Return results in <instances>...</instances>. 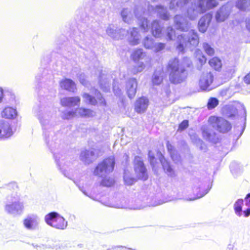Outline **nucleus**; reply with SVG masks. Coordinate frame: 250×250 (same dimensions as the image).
<instances>
[{"mask_svg":"<svg viewBox=\"0 0 250 250\" xmlns=\"http://www.w3.org/2000/svg\"><path fill=\"white\" fill-rule=\"evenodd\" d=\"M191 64V62L188 58H185L182 62H180L176 58L171 59L167 65L170 82L178 84L185 81L188 75L186 68L190 67Z\"/></svg>","mask_w":250,"mask_h":250,"instance_id":"f257e3e1","label":"nucleus"},{"mask_svg":"<svg viewBox=\"0 0 250 250\" xmlns=\"http://www.w3.org/2000/svg\"><path fill=\"white\" fill-rule=\"evenodd\" d=\"M167 40H175L178 43L177 49L179 52L183 53L186 48L191 50L199 43V38L197 33L190 30L188 33H184L176 36V32L171 27H168L166 31Z\"/></svg>","mask_w":250,"mask_h":250,"instance_id":"f03ea898","label":"nucleus"},{"mask_svg":"<svg viewBox=\"0 0 250 250\" xmlns=\"http://www.w3.org/2000/svg\"><path fill=\"white\" fill-rule=\"evenodd\" d=\"M218 4L216 0H197V3H194L192 8H188V16L190 20H194L199 14L205 13L215 7Z\"/></svg>","mask_w":250,"mask_h":250,"instance_id":"7ed1b4c3","label":"nucleus"},{"mask_svg":"<svg viewBox=\"0 0 250 250\" xmlns=\"http://www.w3.org/2000/svg\"><path fill=\"white\" fill-rule=\"evenodd\" d=\"M19 194L13 193L7 197V203L4 207L5 211L10 214L17 215L22 213L24 209V205L20 200Z\"/></svg>","mask_w":250,"mask_h":250,"instance_id":"20e7f679","label":"nucleus"},{"mask_svg":"<svg viewBox=\"0 0 250 250\" xmlns=\"http://www.w3.org/2000/svg\"><path fill=\"white\" fill-rule=\"evenodd\" d=\"M45 223L49 226L59 229H64L67 226V222L56 212H51L44 217Z\"/></svg>","mask_w":250,"mask_h":250,"instance_id":"39448f33","label":"nucleus"},{"mask_svg":"<svg viewBox=\"0 0 250 250\" xmlns=\"http://www.w3.org/2000/svg\"><path fill=\"white\" fill-rule=\"evenodd\" d=\"M115 165L114 158L110 157L99 163L94 171V174L101 177L112 172Z\"/></svg>","mask_w":250,"mask_h":250,"instance_id":"423d86ee","label":"nucleus"},{"mask_svg":"<svg viewBox=\"0 0 250 250\" xmlns=\"http://www.w3.org/2000/svg\"><path fill=\"white\" fill-rule=\"evenodd\" d=\"M208 122L213 128L222 133H226L231 128L229 122L221 117L211 116L208 119Z\"/></svg>","mask_w":250,"mask_h":250,"instance_id":"0eeeda50","label":"nucleus"},{"mask_svg":"<svg viewBox=\"0 0 250 250\" xmlns=\"http://www.w3.org/2000/svg\"><path fill=\"white\" fill-rule=\"evenodd\" d=\"M54 157L58 167L61 172L64 176L71 178V174L69 171V167L71 166L70 162L68 161L66 156L62 154L56 153L54 154Z\"/></svg>","mask_w":250,"mask_h":250,"instance_id":"6e6552de","label":"nucleus"},{"mask_svg":"<svg viewBox=\"0 0 250 250\" xmlns=\"http://www.w3.org/2000/svg\"><path fill=\"white\" fill-rule=\"evenodd\" d=\"M37 116L44 129L47 126L50 125L53 116V113L50 110L45 107H40L37 111Z\"/></svg>","mask_w":250,"mask_h":250,"instance_id":"1a4fd4ad","label":"nucleus"},{"mask_svg":"<svg viewBox=\"0 0 250 250\" xmlns=\"http://www.w3.org/2000/svg\"><path fill=\"white\" fill-rule=\"evenodd\" d=\"M213 76L211 72L204 73L200 79L199 86L201 89L205 91H210L214 88L212 86Z\"/></svg>","mask_w":250,"mask_h":250,"instance_id":"9d476101","label":"nucleus"},{"mask_svg":"<svg viewBox=\"0 0 250 250\" xmlns=\"http://www.w3.org/2000/svg\"><path fill=\"white\" fill-rule=\"evenodd\" d=\"M134 170L139 179L146 180L147 178L146 170L144 164L139 156H136L134 159Z\"/></svg>","mask_w":250,"mask_h":250,"instance_id":"9b49d317","label":"nucleus"},{"mask_svg":"<svg viewBox=\"0 0 250 250\" xmlns=\"http://www.w3.org/2000/svg\"><path fill=\"white\" fill-rule=\"evenodd\" d=\"M39 223V217L36 214H34L27 215L23 221V224L24 228L30 230H33L37 229Z\"/></svg>","mask_w":250,"mask_h":250,"instance_id":"f8f14e48","label":"nucleus"},{"mask_svg":"<svg viewBox=\"0 0 250 250\" xmlns=\"http://www.w3.org/2000/svg\"><path fill=\"white\" fill-rule=\"evenodd\" d=\"M13 134L10 123L4 120H0V140L6 139Z\"/></svg>","mask_w":250,"mask_h":250,"instance_id":"ddd939ff","label":"nucleus"},{"mask_svg":"<svg viewBox=\"0 0 250 250\" xmlns=\"http://www.w3.org/2000/svg\"><path fill=\"white\" fill-rule=\"evenodd\" d=\"M231 11V7L229 4L222 6L215 14V19L217 22H223L229 17Z\"/></svg>","mask_w":250,"mask_h":250,"instance_id":"4468645a","label":"nucleus"},{"mask_svg":"<svg viewBox=\"0 0 250 250\" xmlns=\"http://www.w3.org/2000/svg\"><path fill=\"white\" fill-rule=\"evenodd\" d=\"M174 23L177 29L181 31H187L190 28V24L185 18L181 15H176L174 17Z\"/></svg>","mask_w":250,"mask_h":250,"instance_id":"2eb2a0df","label":"nucleus"},{"mask_svg":"<svg viewBox=\"0 0 250 250\" xmlns=\"http://www.w3.org/2000/svg\"><path fill=\"white\" fill-rule=\"evenodd\" d=\"M137 82L135 78L129 79L126 83V90L128 97L130 99L133 98L136 93Z\"/></svg>","mask_w":250,"mask_h":250,"instance_id":"dca6fc26","label":"nucleus"},{"mask_svg":"<svg viewBox=\"0 0 250 250\" xmlns=\"http://www.w3.org/2000/svg\"><path fill=\"white\" fill-rule=\"evenodd\" d=\"M149 104L148 99L142 97L137 100L135 103V110L138 113H142L146 111Z\"/></svg>","mask_w":250,"mask_h":250,"instance_id":"f3484780","label":"nucleus"},{"mask_svg":"<svg viewBox=\"0 0 250 250\" xmlns=\"http://www.w3.org/2000/svg\"><path fill=\"white\" fill-rule=\"evenodd\" d=\"M81 102V99L78 96L64 97L61 99V104L62 106L73 107L79 106Z\"/></svg>","mask_w":250,"mask_h":250,"instance_id":"a211bd4d","label":"nucleus"},{"mask_svg":"<svg viewBox=\"0 0 250 250\" xmlns=\"http://www.w3.org/2000/svg\"><path fill=\"white\" fill-rule=\"evenodd\" d=\"M96 74L99 76V83L101 89L104 91H108L110 89V83L107 75L100 70H98Z\"/></svg>","mask_w":250,"mask_h":250,"instance_id":"6ab92c4d","label":"nucleus"},{"mask_svg":"<svg viewBox=\"0 0 250 250\" xmlns=\"http://www.w3.org/2000/svg\"><path fill=\"white\" fill-rule=\"evenodd\" d=\"M61 87L68 91L75 93L77 91V87L75 83L70 79H64L60 83Z\"/></svg>","mask_w":250,"mask_h":250,"instance_id":"aec40b11","label":"nucleus"},{"mask_svg":"<svg viewBox=\"0 0 250 250\" xmlns=\"http://www.w3.org/2000/svg\"><path fill=\"white\" fill-rule=\"evenodd\" d=\"M43 135L46 143L53 149L55 147L54 145L58 141L55 132L52 130H45L43 132Z\"/></svg>","mask_w":250,"mask_h":250,"instance_id":"412c9836","label":"nucleus"},{"mask_svg":"<svg viewBox=\"0 0 250 250\" xmlns=\"http://www.w3.org/2000/svg\"><path fill=\"white\" fill-rule=\"evenodd\" d=\"M212 19V15L208 13L202 17L198 22L199 31L204 33L206 31Z\"/></svg>","mask_w":250,"mask_h":250,"instance_id":"4be33fe9","label":"nucleus"},{"mask_svg":"<svg viewBox=\"0 0 250 250\" xmlns=\"http://www.w3.org/2000/svg\"><path fill=\"white\" fill-rule=\"evenodd\" d=\"M97 156L95 155L93 150H85L81 152L80 154V159L85 164H89L96 159Z\"/></svg>","mask_w":250,"mask_h":250,"instance_id":"5701e85b","label":"nucleus"},{"mask_svg":"<svg viewBox=\"0 0 250 250\" xmlns=\"http://www.w3.org/2000/svg\"><path fill=\"white\" fill-rule=\"evenodd\" d=\"M128 41L132 45H137L139 44L140 40V36L138 33V29L136 28H132L130 29L128 32Z\"/></svg>","mask_w":250,"mask_h":250,"instance_id":"b1692460","label":"nucleus"},{"mask_svg":"<svg viewBox=\"0 0 250 250\" xmlns=\"http://www.w3.org/2000/svg\"><path fill=\"white\" fill-rule=\"evenodd\" d=\"M149 11H154L155 13H157L160 17L164 20H167L169 17V15L167 13V9L161 6H157L154 7L153 6H149L148 7Z\"/></svg>","mask_w":250,"mask_h":250,"instance_id":"393cba45","label":"nucleus"},{"mask_svg":"<svg viewBox=\"0 0 250 250\" xmlns=\"http://www.w3.org/2000/svg\"><path fill=\"white\" fill-rule=\"evenodd\" d=\"M121 16L123 21L125 23L129 24L133 21L134 16L130 8H123L121 11Z\"/></svg>","mask_w":250,"mask_h":250,"instance_id":"a878e982","label":"nucleus"},{"mask_svg":"<svg viewBox=\"0 0 250 250\" xmlns=\"http://www.w3.org/2000/svg\"><path fill=\"white\" fill-rule=\"evenodd\" d=\"M159 156L160 161L165 171L168 176L171 177H174L175 176L174 171L171 167L169 163L166 160L164 156L161 154H159Z\"/></svg>","mask_w":250,"mask_h":250,"instance_id":"bb28decb","label":"nucleus"},{"mask_svg":"<svg viewBox=\"0 0 250 250\" xmlns=\"http://www.w3.org/2000/svg\"><path fill=\"white\" fill-rule=\"evenodd\" d=\"M77 117L83 118H91L95 116L96 113L94 111L83 107L76 108Z\"/></svg>","mask_w":250,"mask_h":250,"instance_id":"cd10ccee","label":"nucleus"},{"mask_svg":"<svg viewBox=\"0 0 250 250\" xmlns=\"http://www.w3.org/2000/svg\"><path fill=\"white\" fill-rule=\"evenodd\" d=\"M146 56V53L142 48L134 49L131 54V58L134 62H138L144 59Z\"/></svg>","mask_w":250,"mask_h":250,"instance_id":"c85d7f7f","label":"nucleus"},{"mask_svg":"<svg viewBox=\"0 0 250 250\" xmlns=\"http://www.w3.org/2000/svg\"><path fill=\"white\" fill-rule=\"evenodd\" d=\"M235 6L241 11H250V0H237L235 2Z\"/></svg>","mask_w":250,"mask_h":250,"instance_id":"c756f323","label":"nucleus"},{"mask_svg":"<svg viewBox=\"0 0 250 250\" xmlns=\"http://www.w3.org/2000/svg\"><path fill=\"white\" fill-rule=\"evenodd\" d=\"M117 30L118 29L116 25L109 24L106 29V32L112 38L119 39V38L122 37V36L117 32Z\"/></svg>","mask_w":250,"mask_h":250,"instance_id":"7c9ffc66","label":"nucleus"},{"mask_svg":"<svg viewBox=\"0 0 250 250\" xmlns=\"http://www.w3.org/2000/svg\"><path fill=\"white\" fill-rule=\"evenodd\" d=\"M137 10L138 9L134 11L135 17L137 18L142 29L145 32H147L150 28L149 27H148V21L145 17L139 16L137 12Z\"/></svg>","mask_w":250,"mask_h":250,"instance_id":"2f4dec72","label":"nucleus"},{"mask_svg":"<svg viewBox=\"0 0 250 250\" xmlns=\"http://www.w3.org/2000/svg\"><path fill=\"white\" fill-rule=\"evenodd\" d=\"M16 110L11 107H6L1 112L2 117L7 119H13L17 116Z\"/></svg>","mask_w":250,"mask_h":250,"instance_id":"473e14b6","label":"nucleus"},{"mask_svg":"<svg viewBox=\"0 0 250 250\" xmlns=\"http://www.w3.org/2000/svg\"><path fill=\"white\" fill-rule=\"evenodd\" d=\"M151 32L155 37H159L161 34L162 27L158 21H154L151 23Z\"/></svg>","mask_w":250,"mask_h":250,"instance_id":"72a5a7b5","label":"nucleus"},{"mask_svg":"<svg viewBox=\"0 0 250 250\" xmlns=\"http://www.w3.org/2000/svg\"><path fill=\"white\" fill-rule=\"evenodd\" d=\"M163 81V72L160 70H156L152 78V82L153 84L159 85Z\"/></svg>","mask_w":250,"mask_h":250,"instance_id":"f704fd0d","label":"nucleus"},{"mask_svg":"<svg viewBox=\"0 0 250 250\" xmlns=\"http://www.w3.org/2000/svg\"><path fill=\"white\" fill-rule=\"evenodd\" d=\"M203 136L204 138L207 140L212 142H215V134L212 131L204 129L203 131Z\"/></svg>","mask_w":250,"mask_h":250,"instance_id":"c9c22d12","label":"nucleus"},{"mask_svg":"<svg viewBox=\"0 0 250 250\" xmlns=\"http://www.w3.org/2000/svg\"><path fill=\"white\" fill-rule=\"evenodd\" d=\"M209 65L215 70H219L222 66L220 60L218 58H213L209 61Z\"/></svg>","mask_w":250,"mask_h":250,"instance_id":"e433bc0d","label":"nucleus"},{"mask_svg":"<svg viewBox=\"0 0 250 250\" xmlns=\"http://www.w3.org/2000/svg\"><path fill=\"white\" fill-rule=\"evenodd\" d=\"M243 204V200L242 199H238L234 205V208L235 213L239 216L242 215V206Z\"/></svg>","mask_w":250,"mask_h":250,"instance_id":"4c0bfd02","label":"nucleus"},{"mask_svg":"<svg viewBox=\"0 0 250 250\" xmlns=\"http://www.w3.org/2000/svg\"><path fill=\"white\" fill-rule=\"evenodd\" d=\"M76 109L75 110L66 111L62 113V117L63 119L69 120L77 117Z\"/></svg>","mask_w":250,"mask_h":250,"instance_id":"58836bf2","label":"nucleus"},{"mask_svg":"<svg viewBox=\"0 0 250 250\" xmlns=\"http://www.w3.org/2000/svg\"><path fill=\"white\" fill-rule=\"evenodd\" d=\"M143 43L146 48L152 49L154 42L152 38L146 37L143 40Z\"/></svg>","mask_w":250,"mask_h":250,"instance_id":"ea45409f","label":"nucleus"},{"mask_svg":"<svg viewBox=\"0 0 250 250\" xmlns=\"http://www.w3.org/2000/svg\"><path fill=\"white\" fill-rule=\"evenodd\" d=\"M124 179L125 184L129 186L132 185L136 182V180L131 177L129 175V172L125 170Z\"/></svg>","mask_w":250,"mask_h":250,"instance_id":"a19ab883","label":"nucleus"},{"mask_svg":"<svg viewBox=\"0 0 250 250\" xmlns=\"http://www.w3.org/2000/svg\"><path fill=\"white\" fill-rule=\"evenodd\" d=\"M82 96L86 103H88L91 105H95L97 103L95 97H92L88 94L83 93Z\"/></svg>","mask_w":250,"mask_h":250,"instance_id":"79ce46f5","label":"nucleus"},{"mask_svg":"<svg viewBox=\"0 0 250 250\" xmlns=\"http://www.w3.org/2000/svg\"><path fill=\"white\" fill-rule=\"evenodd\" d=\"M145 68V64L143 62H139L137 65L134 66L132 72L134 74L141 72Z\"/></svg>","mask_w":250,"mask_h":250,"instance_id":"37998d69","label":"nucleus"},{"mask_svg":"<svg viewBox=\"0 0 250 250\" xmlns=\"http://www.w3.org/2000/svg\"><path fill=\"white\" fill-rule=\"evenodd\" d=\"M114 183V180L110 177H105L101 181V185L105 187H110Z\"/></svg>","mask_w":250,"mask_h":250,"instance_id":"c03bdc74","label":"nucleus"},{"mask_svg":"<svg viewBox=\"0 0 250 250\" xmlns=\"http://www.w3.org/2000/svg\"><path fill=\"white\" fill-rule=\"evenodd\" d=\"M203 47L207 55L208 56H213L214 54V49L209 44L207 43H204Z\"/></svg>","mask_w":250,"mask_h":250,"instance_id":"a18cd8bd","label":"nucleus"},{"mask_svg":"<svg viewBox=\"0 0 250 250\" xmlns=\"http://www.w3.org/2000/svg\"><path fill=\"white\" fill-rule=\"evenodd\" d=\"M219 104L218 100L215 98H210L208 102V108L209 109H213L218 105Z\"/></svg>","mask_w":250,"mask_h":250,"instance_id":"49530a36","label":"nucleus"},{"mask_svg":"<svg viewBox=\"0 0 250 250\" xmlns=\"http://www.w3.org/2000/svg\"><path fill=\"white\" fill-rule=\"evenodd\" d=\"M165 47V44L163 43H154L153 46L152 47V50H153L155 52H158L163 49H164Z\"/></svg>","mask_w":250,"mask_h":250,"instance_id":"de8ad7c7","label":"nucleus"},{"mask_svg":"<svg viewBox=\"0 0 250 250\" xmlns=\"http://www.w3.org/2000/svg\"><path fill=\"white\" fill-rule=\"evenodd\" d=\"M167 150L170 153L171 158L175 159L174 158V152L176 151L174 149L173 146L169 143V142L168 141L167 142Z\"/></svg>","mask_w":250,"mask_h":250,"instance_id":"09e8293b","label":"nucleus"},{"mask_svg":"<svg viewBox=\"0 0 250 250\" xmlns=\"http://www.w3.org/2000/svg\"><path fill=\"white\" fill-rule=\"evenodd\" d=\"M188 120H184L179 126L178 130L182 131L188 127Z\"/></svg>","mask_w":250,"mask_h":250,"instance_id":"8fccbe9b","label":"nucleus"},{"mask_svg":"<svg viewBox=\"0 0 250 250\" xmlns=\"http://www.w3.org/2000/svg\"><path fill=\"white\" fill-rule=\"evenodd\" d=\"M148 157L150 161V163L151 165L152 166L153 168H154L155 167V157L152 154V152L151 151H149L148 152Z\"/></svg>","mask_w":250,"mask_h":250,"instance_id":"3c124183","label":"nucleus"},{"mask_svg":"<svg viewBox=\"0 0 250 250\" xmlns=\"http://www.w3.org/2000/svg\"><path fill=\"white\" fill-rule=\"evenodd\" d=\"M96 96L97 99L99 100V103L101 105H104L105 104V100H104V99L103 98V97L101 96V94L100 92L96 91Z\"/></svg>","mask_w":250,"mask_h":250,"instance_id":"603ef678","label":"nucleus"},{"mask_svg":"<svg viewBox=\"0 0 250 250\" xmlns=\"http://www.w3.org/2000/svg\"><path fill=\"white\" fill-rule=\"evenodd\" d=\"M107 250H135L132 249L127 248L123 246H116L108 249Z\"/></svg>","mask_w":250,"mask_h":250,"instance_id":"864d4df0","label":"nucleus"},{"mask_svg":"<svg viewBox=\"0 0 250 250\" xmlns=\"http://www.w3.org/2000/svg\"><path fill=\"white\" fill-rule=\"evenodd\" d=\"M79 79L80 83L83 85H86L85 76L84 74H81L79 76Z\"/></svg>","mask_w":250,"mask_h":250,"instance_id":"5fc2aeb1","label":"nucleus"},{"mask_svg":"<svg viewBox=\"0 0 250 250\" xmlns=\"http://www.w3.org/2000/svg\"><path fill=\"white\" fill-rule=\"evenodd\" d=\"M117 32L122 36V37L120 39H122L126 34V31L123 29H118L117 30Z\"/></svg>","mask_w":250,"mask_h":250,"instance_id":"6e6d98bb","label":"nucleus"},{"mask_svg":"<svg viewBox=\"0 0 250 250\" xmlns=\"http://www.w3.org/2000/svg\"><path fill=\"white\" fill-rule=\"evenodd\" d=\"M245 22L246 28L250 31V16L246 18Z\"/></svg>","mask_w":250,"mask_h":250,"instance_id":"4d7b16f0","label":"nucleus"},{"mask_svg":"<svg viewBox=\"0 0 250 250\" xmlns=\"http://www.w3.org/2000/svg\"><path fill=\"white\" fill-rule=\"evenodd\" d=\"M174 158L175 159H172L173 161H174L175 163H177L180 160V156L178 154L177 151H175L174 152Z\"/></svg>","mask_w":250,"mask_h":250,"instance_id":"13d9d810","label":"nucleus"},{"mask_svg":"<svg viewBox=\"0 0 250 250\" xmlns=\"http://www.w3.org/2000/svg\"><path fill=\"white\" fill-rule=\"evenodd\" d=\"M198 60L201 64H203L206 62L207 59L204 55H202L201 57H198Z\"/></svg>","mask_w":250,"mask_h":250,"instance_id":"bf43d9fd","label":"nucleus"},{"mask_svg":"<svg viewBox=\"0 0 250 250\" xmlns=\"http://www.w3.org/2000/svg\"><path fill=\"white\" fill-rule=\"evenodd\" d=\"M244 81L247 83H250V72L245 77Z\"/></svg>","mask_w":250,"mask_h":250,"instance_id":"052dcab7","label":"nucleus"},{"mask_svg":"<svg viewBox=\"0 0 250 250\" xmlns=\"http://www.w3.org/2000/svg\"><path fill=\"white\" fill-rule=\"evenodd\" d=\"M246 204L250 206V193L248 194L245 198Z\"/></svg>","mask_w":250,"mask_h":250,"instance_id":"680f3d73","label":"nucleus"},{"mask_svg":"<svg viewBox=\"0 0 250 250\" xmlns=\"http://www.w3.org/2000/svg\"><path fill=\"white\" fill-rule=\"evenodd\" d=\"M113 91L116 95L117 96H119L121 94V90L118 89V88L116 89V86L113 85Z\"/></svg>","mask_w":250,"mask_h":250,"instance_id":"e2e57ef3","label":"nucleus"},{"mask_svg":"<svg viewBox=\"0 0 250 250\" xmlns=\"http://www.w3.org/2000/svg\"><path fill=\"white\" fill-rule=\"evenodd\" d=\"M3 97H4V94H3V90L2 88H0V103L2 102Z\"/></svg>","mask_w":250,"mask_h":250,"instance_id":"0e129e2a","label":"nucleus"},{"mask_svg":"<svg viewBox=\"0 0 250 250\" xmlns=\"http://www.w3.org/2000/svg\"><path fill=\"white\" fill-rule=\"evenodd\" d=\"M245 217H248L250 215V208H248L246 210L244 211Z\"/></svg>","mask_w":250,"mask_h":250,"instance_id":"69168bd1","label":"nucleus"},{"mask_svg":"<svg viewBox=\"0 0 250 250\" xmlns=\"http://www.w3.org/2000/svg\"><path fill=\"white\" fill-rule=\"evenodd\" d=\"M208 192V191H206L205 192H204V193L203 194H199V195H197V197L193 199V200L195 199H197V198H200L201 197H202L203 196H204L205 195H206L207 193Z\"/></svg>","mask_w":250,"mask_h":250,"instance_id":"338daca9","label":"nucleus"},{"mask_svg":"<svg viewBox=\"0 0 250 250\" xmlns=\"http://www.w3.org/2000/svg\"><path fill=\"white\" fill-rule=\"evenodd\" d=\"M196 55L197 56L198 54H202V52L201 51V50H197L196 51Z\"/></svg>","mask_w":250,"mask_h":250,"instance_id":"774afa93","label":"nucleus"}]
</instances>
